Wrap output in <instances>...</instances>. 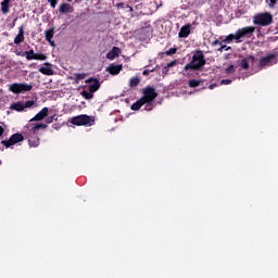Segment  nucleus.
<instances>
[{
	"label": "nucleus",
	"instance_id": "f8f14e48",
	"mask_svg": "<svg viewBox=\"0 0 278 278\" xmlns=\"http://www.w3.org/2000/svg\"><path fill=\"white\" fill-rule=\"evenodd\" d=\"M55 35V28L51 27L47 30H45V36L47 42H49L50 47H55V41H53V36Z\"/></svg>",
	"mask_w": 278,
	"mask_h": 278
},
{
	"label": "nucleus",
	"instance_id": "20e7f679",
	"mask_svg": "<svg viewBox=\"0 0 278 278\" xmlns=\"http://www.w3.org/2000/svg\"><path fill=\"white\" fill-rule=\"evenodd\" d=\"M71 123L77 127H92V125H94V117L87 114H81L72 117Z\"/></svg>",
	"mask_w": 278,
	"mask_h": 278
},
{
	"label": "nucleus",
	"instance_id": "f03ea898",
	"mask_svg": "<svg viewBox=\"0 0 278 278\" xmlns=\"http://www.w3.org/2000/svg\"><path fill=\"white\" fill-rule=\"evenodd\" d=\"M142 97L137 100L135 103L131 104V110L134 112H138L142 105L146 103H153L155 99H157V91H155V88L148 86L141 90Z\"/></svg>",
	"mask_w": 278,
	"mask_h": 278
},
{
	"label": "nucleus",
	"instance_id": "9d476101",
	"mask_svg": "<svg viewBox=\"0 0 278 278\" xmlns=\"http://www.w3.org/2000/svg\"><path fill=\"white\" fill-rule=\"evenodd\" d=\"M275 60V54H268L267 56H263L258 61V68L264 70L266 66H273V62Z\"/></svg>",
	"mask_w": 278,
	"mask_h": 278
},
{
	"label": "nucleus",
	"instance_id": "473e14b6",
	"mask_svg": "<svg viewBox=\"0 0 278 278\" xmlns=\"http://www.w3.org/2000/svg\"><path fill=\"white\" fill-rule=\"evenodd\" d=\"M176 65H177V61H170L165 65V68H173V66H176Z\"/></svg>",
	"mask_w": 278,
	"mask_h": 278
},
{
	"label": "nucleus",
	"instance_id": "7ed1b4c3",
	"mask_svg": "<svg viewBox=\"0 0 278 278\" xmlns=\"http://www.w3.org/2000/svg\"><path fill=\"white\" fill-rule=\"evenodd\" d=\"M205 64V54L201 49H198L194 51L191 61L185 65L184 71H203Z\"/></svg>",
	"mask_w": 278,
	"mask_h": 278
},
{
	"label": "nucleus",
	"instance_id": "2f4dec72",
	"mask_svg": "<svg viewBox=\"0 0 278 278\" xmlns=\"http://www.w3.org/2000/svg\"><path fill=\"white\" fill-rule=\"evenodd\" d=\"M144 105L148 112H151V110H153V102H146Z\"/></svg>",
	"mask_w": 278,
	"mask_h": 278
},
{
	"label": "nucleus",
	"instance_id": "37998d69",
	"mask_svg": "<svg viewBox=\"0 0 278 278\" xmlns=\"http://www.w3.org/2000/svg\"><path fill=\"white\" fill-rule=\"evenodd\" d=\"M3 126H0V138H1V136H3Z\"/></svg>",
	"mask_w": 278,
	"mask_h": 278
},
{
	"label": "nucleus",
	"instance_id": "c85d7f7f",
	"mask_svg": "<svg viewBox=\"0 0 278 278\" xmlns=\"http://www.w3.org/2000/svg\"><path fill=\"white\" fill-rule=\"evenodd\" d=\"M175 53H177V48H170L164 52V55H175Z\"/></svg>",
	"mask_w": 278,
	"mask_h": 278
},
{
	"label": "nucleus",
	"instance_id": "f3484780",
	"mask_svg": "<svg viewBox=\"0 0 278 278\" xmlns=\"http://www.w3.org/2000/svg\"><path fill=\"white\" fill-rule=\"evenodd\" d=\"M39 73L42 75H54L53 67H51V63H45L43 66L39 68Z\"/></svg>",
	"mask_w": 278,
	"mask_h": 278
},
{
	"label": "nucleus",
	"instance_id": "f257e3e1",
	"mask_svg": "<svg viewBox=\"0 0 278 278\" xmlns=\"http://www.w3.org/2000/svg\"><path fill=\"white\" fill-rule=\"evenodd\" d=\"M47 124H27V130L24 132V135L30 148L40 147V137H38V130L47 129Z\"/></svg>",
	"mask_w": 278,
	"mask_h": 278
},
{
	"label": "nucleus",
	"instance_id": "a878e982",
	"mask_svg": "<svg viewBox=\"0 0 278 278\" xmlns=\"http://www.w3.org/2000/svg\"><path fill=\"white\" fill-rule=\"evenodd\" d=\"M188 86L189 88H199V86H201V80L190 79Z\"/></svg>",
	"mask_w": 278,
	"mask_h": 278
},
{
	"label": "nucleus",
	"instance_id": "c9c22d12",
	"mask_svg": "<svg viewBox=\"0 0 278 278\" xmlns=\"http://www.w3.org/2000/svg\"><path fill=\"white\" fill-rule=\"evenodd\" d=\"M55 118V115H53V116H50V117H47L46 118V123L48 124V125H51V123H53V119Z\"/></svg>",
	"mask_w": 278,
	"mask_h": 278
},
{
	"label": "nucleus",
	"instance_id": "4468645a",
	"mask_svg": "<svg viewBox=\"0 0 278 278\" xmlns=\"http://www.w3.org/2000/svg\"><path fill=\"white\" fill-rule=\"evenodd\" d=\"M49 116V108H43L39 113H37L30 121H45Z\"/></svg>",
	"mask_w": 278,
	"mask_h": 278
},
{
	"label": "nucleus",
	"instance_id": "393cba45",
	"mask_svg": "<svg viewBox=\"0 0 278 278\" xmlns=\"http://www.w3.org/2000/svg\"><path fill=\"white\" fill-rule=\"evenodd\" d=\"M81 97H84V99H86L87 101H90V99H92L94 97V92H90L87 90H83L80 92Z\"/></svg>",
	"mask_w": 278,
	"mask_h": 278
},
{
	"label": "nucleus",
	"instance_id": "6e6552de",
	"mask_svg": "<svg viewBox=\"0 0 278 278\" xmlns=\"http://www.w3.org/2000/svg\"><path fill=\"white\" fill-rule=\"evenodd\" d=\"M25 140V136L21 132L13 134L9 140H2L1 144L5 147L7 149H10V147H14V144H18V142H23Z\"/></svg>",
	"mask_w": 278,
	"mask_h": 278
},
{
	"label": "nucleus",
	"instance_id": "cd10ccee",
	"mask_svg": "<svg viewBox=\"0 0 278 278\" xmlns=\"http://www.w3.org/2000/svg\"><path fill=\"white\" fill-rule=\"evenodd\" d=\"M33 60L45 61V60H47V54H43V53H35V56H34Z\"/></svg>",
	"mask_w": 278,
	"mask_h": 278
},
{
	"label": "nucleus",
	"instance_id": "1a4fd4ad",
	"mask_svg": "<svg viewBox=\"0 0 278 278\" xmlns=\"http://www.w3.org/2000/svg\"><path fill=\"white\" fill-rule=\"evenodd\" d=\"M254 33L255 26H245L237 30V36L239 40H242V38H251V36H253Z\"/></svg>",
	"mask_w": 278,
	"mask_h": 278
},
{
	"label": "nucleus",
	"instance_id": "f704fd0d",
	"mask_svg": "<svg viewBox=\"0 0 278 278\" xmlns=\"http://www.w3.org/2000/svg\"><path fill=\"white\" fill-rule=\"evenodd\" d=\"M231 79H223V80H220V85L222 86H229V84H231Z\"/></svg>",
	"mask_w": 278,
	"mask_h": 278
},
{
	"label": "nucleus",
	"instance_id": "58836bf2",
	"mask_svg": "<svg viewBox=\"0 0 278 278\" xmlns=\"http://www.w3.org/2000/svg\"><path fill=\"white\" fill-rule=\"evenodd\" d=\"M277 5V0H269V8Z\"/></svg>",
	"mask_w": 278,
	"mask_h": 278
},
{
	"label": "nucleus",
	"instance_id": "6ab92c4d",
	"mask_svg": "<svg viewBox=\"0 0 278 278\" xmlns=\"http://www.w3.org/2000/svg\"><path fill=\"white\" fill-rule=\"evenodd\" d=\"M121 71H123V65L111 64L106 67V72L110 73V75H118Z\"/></svg>",
	"mask_w": 278,
	"mask_h": 278
},
{
	"label": "nucleus",
	"instance_id": "39448f33",
	"mask_svg": "<svg viewBox=\"0 0 278 278\" xmlns=\"http://www.w3.org/2000/svg\"><path fill=\"white\" fill-rule=\"evenodd\" d=\"M253 24L260 27H268V25H273V14L268 12L257 13L253 16Z\"/></svg>",
	"mask_w": 278,
	"mask_h": 278
},
{
	"label": "nucleus",
	"instance_id": "e433bc0d",
	"mask_svg": "<svg viewBox=\"0 0 278 278\" xmlns=\"http://www.w3.org/2000/svg\"><path fill=\"white\" fill-rule=\"evenodd\" d=\"M48 2L50 3L51 8H55V5H58V0H48Z\"/></svg>",
	"mask_w": 278,
	"mask_h": 278
},
{
	"label": "nucleus",
	"instance_id": "dca6fc26",
	"mask_svg": "<svg viewBox=\"0 0 278 278\" xmlns=\"http://www.w3.org/2000/svg\"><path fill=\"white\" fill-rule=\"evenodd\" d=\"M121 55V48L113 47L108 53H106V60H116Z\"/></svg>",
	"mask_w": 278,
	"mask_h": 278
},
{
	"label": "nucleus",
	"instance_id": "0eeeda50",
	"mask_svg": "<svg viewBox=\"0 0 278 278\" xmlns=\"http://www.w3.org/2000/svg\"><path fill=\"white\" fill-rule=\"evenodd\" d=\"M36 105V102L34 100H27L26 102H13L10 105V110H13L14 112H25V110L29 108H34Z\"/></svg>",
	"mask_w": 278,
	"mask_h": 278
},
{
	"label": "nucleus",
	"instance_id": "c756f323",
	"mask_svg": "<svg viewBox=\"0 0 278 278\" xmlns=\"http://www.w3.org/2000/svg\"><path fill=\"white\" fill-rule=\"evenodd\" d=\"M226 73L227 75H233V73H236V67H233V65H230L226 68Z\"/></svg>",
	"mask_w": 278,
	"mask_h": 278
},
{
	"label": "nucleus",
	"instance_id": "c03bdc74",
	"mask_svg": "<svg viewBox=\"0 0 278 278\" xmlns=\"http://www.w3.org/2000/svg\"><path fill=\"white\" fill-rule=\"evenodd\" d=\"M163 73L166 75L168 74V68L163 67Z\"/></svg>",
	"mask_w": 278,
	"mask_h": 278
},
{
	"label": "nucleus",
	"instance_id": "a211bd4d",
	"mask_svg": "<svg viewBox=\"0 0 278 278\" xmlns=\"http://www.w3.org/2000/svg\"><path fill=\"white\" fill-rule=\"evenodd\" d=\"M219 40H222V42H225L226 45H230V42H233V40H237V42H242V40L239 39L238 37V33L230 34L228 36H226L225 39H223V37L219 38Z\"/></svg>",
	"mask_w": 278,
	"mask_h": 278
},
{
	"label": "nucleus",
	"instance_id": "72a5a7b5",
	"mask_svg": "<svg viewBox=\"0 0 278 278\" xmlns=\"http://www.w3.org/2000/svg\"><path fill=\"white\" fill-rule=\"evenodd\" d=\"M229 49H231V47L222 46L219 49H217V51H219V53H223V51H229Z\"/></svg>",
	"mask_w": 278,
	"mask_h": 278
},
{
	"label": "nucleus",
	"instance_id": "9b49d317",
	"mask_svg": "<svg viewBox=\"0 0 278 278\" xmlns=\"http://www.w3.org/2000/svg\"><path fill=\"white\" fill-rule=\"evenodd\" d=\"M86 84H90L89 92H97V90H99V88H101V83L97 78L91 77L86 80Z\"/></svg>",
	"mask_w": 278,
	"mask_h": 278
},
{
	"label": "nucleus",
	"instance_id": "aec40b11",
	"mask_svg": "<svg viewBox=\"0 0 278 278\" xmlns=\"http://www.w3.org/2000/svg\"><path fill=\"white\" fill-rule=\"evenodd\" d=\"M21 42H25V31L23 30V26L20 27L18 34L14 38V45H21Z\"/></svg>",
	"mask_w": 278,
	"mask_h": 278
},
{
	"label": "nucleus",
	"instance_id": "b1692460",
	"mask_svg": "<svg viewBox=\"0 0 278 278\" xmlns=\"http://www.w3.org/2000/svg\"><path fill=\"white\" fill-rule=\"evenodd\" d=\"M137 86H140V78L138 76H134L129 80V87L136 88Z\"/></svg>",
	"mask_w": 278,
	"mask_h": 278
},
{
	"label": "nucleus",
	"instance_id": "bb28decb",
	"mask_svg": "<svg viewBox=\"0 0 278 278\" xmlns=\"http://www.w3.org/2000/svg\"><path fill=\"white\" fill-rule=\"evenodd\" d=\"M74 79L76 84H79L83 79H86V74L84 73H76L74 74Z\"/></svg>",
	"mask_w": 278,
	"mask_h": 278
},
{
	"label": "nucleus",
	"instance_id": "5701e85b",
	"mask_svg": "<svg viewBox=\"0 0 278 278\" xmlns=\"http://www.w3.org/2000/svg\"><path fill=\"white\" fill-rule=\"evenodd\" d=\"M12 0H3L1 2V12L2 14H8L10 12V3Z\"/></svg>",
	"mask_w": 278,
	"mask_h": 278
},
{
	"label": "nucleus",
	"instance_id": "a19ab883",
	"mask_svg": "<svg viewBox=\"0 0 278 278\" xmlns=\"http://www.w3.org/2000/svg\"><path fill=\"white\" fill-rule=\"evenodd\" d=\"M218 85L217 84H212L211 86H208L210 90H214L215 88H217Z\"/></svg>",
	"mask_w": 278,
	"mask_h": 278
},
{
	"label": "nucleus",
	"instance_id": "412c9836",
	"mask_svg": "<svg viewBox=\"0 0 278 278\" xmlns=\"http://www.w3.org/2000/svg\"><path fill=\"white\" fill-rule=\"evenodd\" d=\"M188 36H190V24L182 26L178 33V38H188Z\"/></svg>",
	"mask_w": 278,
	"mask_h": 278
},
{
	"label": "nucleus",
	"instance_id": "4be33fe9",
	"mask_svg": "<svg viewBox=\"0 0 278 278\" xmlns=\"http://www.w3.org/2000/svg\"><path fill=\"white\" fill-rule=\"evenodd\" d=\"M16 55H21L23 58V55H25L26 60H34V58H36V53L34 52V49H30L29 51H25V52H17Z\"/></svg>",
	"mask_w": 278,
	"mask_h": 278
},
{
	"label": "nucleus",
	"instance_id": "423d86ee",
	"mask_svg": "<svg viewBox=\"0 0 278 278\" xmlns=\"http://www.w3.org/2000/svg\"><path fill=\"white\" fill-rule=\"evenodd\" d=\"M34 86L27 83H13L9 85L10 92L13 94H24V92H31Z\"/></svg>",
	"mask_w": 278,
	"mask_h": 278
},
{
	"label": "nucleus",
	"instance_id": "4c0bfd02",
	"mask_svg": "<svg viewBox=\"0 0 278 278\" xmlns=\"http://www.w3.org/2000/svg\"><path fill=\"white\" fill-rule=\"evenodd\" d=\"M216 45H223V41L218 40V39H215L213 42H212V47H216Z\"/></svg>",
	"mask_w": 278,
	"mask_h": 278
},
{
	"label": "nucleus",
	"instance_id": "ddd939ff",
	"mask_svg": "<svg viewBox=\"0 0 278 278\" xmlns=\"http://www.w3.org/2000/svg\"><path fill=\"white\" fill-rule=\"evenodd\" d=\"M255 62V56L248 55L245 59L241 60L240 66L243 71H249V64H253Z\"/></svg>",
	"mask_w": 278,
	"mask_h": 278
},
{
	"label": "nucleus",
	"instance_id": "ea45409f",
	"mask_svg": "<svg viewBox=\"0 0 278 278\" xmlns=\"http://www.w3.org/2000/svg\"><path fill=\"white\" fill-rule=\"evenodd\" d=\"M116 8H117L118 10H121V9L125 8V3L119 2V3L116 4Z\"/></svg>",
	"mask_w": 278,
	"mask_h": 278
},
{
	"label": "nucleus",
	"instance_id": "7c9ffc66",
	"mask_svg": "<svg viewBox=\"0 0 278 278\" xmlns=\"http://www.w3.org/2000/svg\"><path fill=\"white\" fill-rule=\"evenodd\" d=\"M151 73H155V68H152V70H144L142 72V75H144V77L151 75Z\"/></svg>",
	"mask_w": 278,
	"mask_h": 278
},
{
	"label": "nucleus",
	"instance_id": "79ce46f5",
	"mask_svg": "<svg viewBox=\"0 0 278 278\" xmlns=\"http://www.w3.org/2000/svg\"><path fill=\"white\" fill-rule=\"evenodd\" d=\"M126 8L129 10V12H134V8L131 5L126 4Z\"/></svg>",
	"mask_w": 278,
	"mask_h": 278
},
{
	"label": "nucleus",
	"instance_id": "2eb2a0df",
	"mask_svg": "<svg viewBox=\"0 0 278 278\" xmlns=\"http://www.w3.org/2000/svg\"><path fill=\"white\" fill-rule=\"evenodd\" d=\"M74 8L73 5H71L70 3H61L60 7H59V12L60 14H68V13H72L74 12Z\"/></svg>",
	"mask_w": 278,
	"mask_h": 278
}]
</instances>
